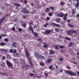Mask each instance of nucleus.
I'll return each instance as SVG.
<instances>
[{
	"instance_id": "nucleus-1",
	"label": "nucleus",
	"mask_w": 79,
	"mask_h": 79,
	"mask_svg": "<svg viewBox=\"0 0 79 79\" xmlns=\"http://www.w3.org/2000/svg\"><path fill=\"white\" fill-rule=\"evenodd\" d=\"M64 71L66 73H67V74H68L70 76H73L76 75V73H75L72 72L71 71L64 70Z\"/></svg>"
},
{
	"instance_id": "nucleus-2",
	"label": "nucleus",
	"mask_w": 79,
	"mask_h": 79,
	"mask_svg": "<svg viewBox=\"0 0 79 79\" xmlns=\"http://www.w3.org/2000/svg\"><path fill=\"white\" fill-rule=\"evenodd\" d=\"M35 57L38 58H42V59H44L45 58V57H44V56H41L38 54H35Z\"/></svg>"
},
{
	"instance_id": "nucleus-3",
	"label": "nucleus",
	"mask_w": 79,
	"mask_h": 79,
	"mask_svg": "<svg viewBox=\"0 0 79 79\" xmlns=\"http://www.w3.org/2000/svg\"><path fill=\"white\" fill-rule=\"evenodd\" d=\"M52 31H53V30H47L45 32H43V34L44 35H46V34H49L51 32H52Z\"/></svg>"
},
{
	"instance_id": "nucleus-4",
	"label": "nucleus",
	"mask_w": 79,
	"mask_h": 79,
	"mask_svg": "<svg viewBox=\"0 0 79 79\" xmlns=\"http://www.w3.org/2000/svg\"><path fill=\"white\" fill-rule=\"evenodd\" d=\"M23 13L25 14H26V13H29V11L27 10L26 8H23Z\"/></svg>"
},
{
	"instance_id": "nucleus-5",
	"label": "nucleus",
	"mask_w": 79,
	"mask_h": 79,
	"mask_svg": "<svg viewBox=\"0 0 79 79\" xmlns=\"http://www.w3.org/2000/svg\"><path fill=\"white\" fill-rule=\"evenodd\" d=\"M6 62L9 68H11V67H12V64L8 61H6Z\"/></svg>"
},
{
	"instance_id": "nucleus-6",
	"label": "nucleus",
	"mask_w": 79,
	"mask_h": 79,
	"mask_svg": "<svg viewBox=\"0 0 79 79\" xmlns=\"http://www.w3.org/2000/svg\"><path fill=\"white\" fill-rule=\"evenodd\" d=\"M25 52L26 53V55L27 57H28L29 56V53H28V51L27 49H25Z\"/></svg>"
},
{
	"instance_id": "nucleus-7",
	"label": "nucleus",
	"mask_w": 79,
	"mask_h": 79,
	"mask_svg": "<svg viewBox=\"0 0 79 79\" xmlns=\"http://www.w3.org/2000/svg\"><path fill=\"white\" fill-rule=\"evenodd\" d=\"M29 29L31 31H32V33L34 34V30H33V28H32V27L31 26H30L29 27Z\"/></svg>"
},
{
	"instance_id": "nucleus-8",
	"label": "nucleus",
	"mask_w": 79,
	"mask_h": 79,
	"mask_svg": "<svg viewBox=\"0 0 79 79\" xmlns=\"http://www.w3.org/2000/svg\"><path fill=\"white\" fill-rule=\"evenodd\" d=\"M52 24L53 25H54V26H55L56 27H60V25L59 24H56L54 23H52Z\"/></svg>"
},
{
	"instance_id": "nucleus-9",
	"label": "nucleus",
	"mask_w": 79,
	"mask_h": 79,
	"mask_svg": "<svg viewBox=\"0 0 79 79\" xmlns=\"http://www.w3.org/2000/svg\"><path fill=\"white\" fill-rule=\"evenodd\" d=\"M64 17L63 19L64 20V21H66V16H68V14H66L64 15Z\"/></svg>"
},
{
	"instance_id": "nucleus-10",
	"label": "nucleus",
	"mask_w": 79,
	"mask_h": 79,
	"mask_svg": "<svg viewBox=\"0 0 79 79\" xmlns=\"http://www.w3.org/2000/svg\"><path fill=\"white\" fill-rule=\"evenodd\" d=\"M27 59H28V60L29 63L31 65V66H33V64L32 63H31V59L29 58Z\"/></svg>"
},
{
	"instance_id": "nucleus-11",
	"label": "nucleus",
	"mask_w": 79,
	"mask_h": 79,
	"mask_svg": "<svg viewBox=\"0 0 79 79\" xmlns=\"http://www.w3.org/2000/svg\"><path fill=\"white\" fill-rule=\"evenodd\" d=\"M60 19L59 18H57L56 20V23H60Z\"/></svg>"
},
{
	"instance_id": "nucleus-12",
	"label": "nucleus",
	"mask_w": 79,
	"mask_h": 79,
	"mask_svg": "<svg viewBox=\"0 0 79 79\" xmlns=\"http://www.w3.org/2000/svg\"><path fill=\"white\" fill-rule=\"evenodd\" d=\"M34 34V35H35V36L36 37H38V34L36 32H35L34 33H33Z\"/></svg>"
},
{
	"instance_id": "nucleus-13",
	"label": "nucleus",
	"mask_w": 79,
	"mask_h": 79,
	"mask_svg": "<svg viewBox=\"0 0 79 79\" xmlns=\"http://www.w3.org/2000/svg\"><path fill=\"white\" fill-rule=\"evenodd\" d=\"M12 47H16V42H14L12 44Z\"/></svg>"
},
{
	"instance_id": "nucleus-14",
	"label": "nucleus",
	"mask_w": 79,
	"mask_h": 79,
	"mask_svg": "<svg viewBox=\"0 0 79 79\" xmlns=\"http://www.w3.org/2000/svg\"><path fill=\"white\" fill-rule=\"evenodd\" d=\"M55 53V52L52 50L50 51V55H52V54H53V53Z\"/></svg>"
},
{
	"instance_id": "nucleus-15",
	"label": "nucleus",
	"mask_w": 79,
	"mask_h": 79,
	"mask_svg": "<svg viewBox=\"0 0 79 79\" xmlns=\"http://www.w3.org/2000/svg\"><path fill=\"white\" fill-rule=\"evenodd\" d=\"M63 16H64V14L62 13L60 15H58V16H59V17H63Z\"/></svg>"
},
{
	"instance_id": "nucleus-16",
	"label": "nucleus",
	"mask_w": 79,
	"mask_h": 79,
	"mask_svg": "<svg viewBox=\"0 0 79 79\" xmlns=\"http://www.w3.org/2000/svg\"><path fill=\"white\" fill-rule=\"evenodd\" d=\"M4 18H5V17H3L2 19H1L0 20V23H1L2 21H3V20L4 19Z\"/></svg>"
},
{
	"instance_id": "nucleus-17",
	"label": "nucleus",
	"mask_w": 79,
	"mask_h": 79,
	"mask_svg": "<svg viewBox=\"0 0 79 79\" xmlns=\"http://www.w3.org/2000/svg\"><path fill=\"white\" fill-rule=\"evenodd\" d=\"M66 40H71V39L70 38H69L67 37H64V38Z\"/></svg>"
},
{
	"instance_id": "nucleus-18",
	"label": "nucleus",
	"mask_w": 79,
	"mask_h": 79,
	"mask_svg": "<svg viewBox=\"0 0 79 79\" xmlns=\"http://www.w3.org/2000/svg\"><path fill=\"white\" fill-rule=\"evenodd\" d=\"M6 45L4 43H1L0 45L2 46V45Z\"/></svg>"
},
{
	"instance_id": "nucleus-19",
	"label": "nucleus",
	"mask_w": 79,
	"mask_h": 79,
	"mask_svg": "<svg viewBox=\"0 0 79 79\" xmlns=\"http://www.w3.org/2000/svg\"><path fill=\"white\" fill-rule=\"evenodd\" d=\"M67 34H72V32H71V31H68L67 32Z\"/></svg>"
},
{
	"instance_id": "nucleus-20",
	"label": "nucleus",
	"mask_w": 79,
	"mask_h": 79,
	"mask_svg": "<svg viewBox=\"0 0 79 79\" xmlns=\"http://www.w3.org/2000/svg\"><path fill=\"white\" fill-rule=\"evenodd\" d=\"M68 26H69V27H74V26H73V25H71L70 24H69L68 25Z\"/></svg>"
},
{
	"instance_id": "nucleus-21",
	"label": "nucleus",
	"mask_w": 79,
	"mask_h": 79,
	"mask_svg": "<svg viewBox=\"0 0 79 79\" xmlns=\"http://www.w3.org/2000/svg\"><path fill=\"white\" fill-rule=\"evenodd\" d=\"M79 2H77V4H76V7H78V6H79Z\"/></svg>"
},
{
	"instance_id": "nucleus-22",
	"label": "nucleus",
	"mask_w": 79,
	"mask_h": 79,
	"mask_svg": "<svg viewBox=\"0 0 79 79\" xmlns=\"http://www.w3.org/2000/svg\"><path fill=\"white\" fill-rule=\"evenodd\" d=\"M72 12L73 14H74V13H76V11H75V10H74V9H73L72 10Z\"/></svg>"
},
{
	"instance_id": "nucleus-23",
	"label": "nucleus",
	"mask_w": 79,
	"mask_h": 79,
	"mask_svg": "<svg viewBox=\"0 0 79 79\" xmlns=\"http://www.w3.org/2000/svg\"><path fill=\"white\" fill-rule=\"evenodd\" d=\"M46 62H47L48 63H50V62L51 61L50 60V59H48L46 61Z\"/></svg>"
},
{
	"instance_id": "nucleus-24",
	"label": "nucleus",
	"mask_w": 79,
	"mask_h": 79,
	"mask_svg": "<svg viewBox=\"0 0 79 79\" xmlns=\"http://www.w3.org/2000/svg\"><path fill=\"white\" fill-rule=\"evenodd\" d=\"M55 31H56V32H59V29L58 28H56L55 29Z\"/></svg>"
},
{
	"instance_id": "nucleus-25",
	"label": "nucleus",
	"mask_w": 79,
	"mask_h": 79,
	"mask_svg": "<svg viewBox=\"0 0 79 79\" xmlns=\"http://www.w3.org/2000/svg\"><path fill=\"white\" fill-rule=\"evenodd\" d=\"M38 41H39V42H42V40H41V39H39L37 40Z\"/></svg>"
},
{
	"instance_id": "nucleus-26",
	"label": "nucleus",
	"mask_w": 79,
	"mask_h": 79,
	"mask_svg": "<svg viewBox=\"0 0 79 79\" xmlns=\"http://www.w3.org/2000/svg\"><path fill=\"white\" fill-rule=\"evenodd\" d=\"M6 49H0V51H1L2 52H3V51H5Z\"/></svg>"
},
{
	"instance_id": "nucleus-27",
	"label": "nucleus",
	"mask_w": 79,
	"mask_h": 79,
	"mask_svg": "<svg viewBox=\"0 0 79 79\" xmlns=\"http://www.w3.org/2000/svg\"><path fill=\"white\" fill-rule=\"evenodd\" d=\"M71 31L72 32V34H73V33H76V31Z\"/></svg>"
},
{
	"instance_id": "nucleus-28",
	"label": "nucleus",
	"mask_w": 79,
	"mask_h": 79,
	"mask_svg": "<svg viewBox=\"0 0 79 79\" xmlns=\"http://www.w3.org/2000/svg\"><path fill=\"white\" fill-rule=\"evenodd\" d=\"M48 26V23H46L45 25H44V27H46Z\"/></svg>"
},
{
	"instance_id": "nucleus-29",
	"label": "nucleus",
	"mask_w": 79,
	"mask_h": 79,
	"mask_svg": "<svg viewBox=\"0 0 79 79\" xmlns=\"http://www.w3.org/2000/svg\"><path fill=\"white\" fill-rule=\"evenodd\" d=\"M49 8H50V9H51V10H54L55 7H51Z\"/></svg>"
},
{
	"instance_id": "nucleus-30",
	"label": "nucleus",
	"mask_w": 79,
	"mask_h": 79,
	"mask_svg": "<svg viewBox=\"0 0 79 79\" xmlns=\"http://www.w3.org/2000/svg\"><path fill=\"white\" fill-rule=\"evenodd\" d=\"M4 41L5 42H8V39H5Z\"/></svg>"
},
{
	"instance_id": "nucleus-31",
	"label": "nucleus",
	"mask_w": 79,
	"mask_h": 79,
	"mask_svg": "<svg viewBox=\"0 0 79 79\" xmlns=\"http://www.w3.org/2000/svg\"><path fill=\"white\" fill-rule=\"evenodd\" d=\"M15 6H19V4H15Z\"/></svg>"
},
{
	"instance_id": "nucleus-32",
	"label": "nucleus",
	"mask_w": 79,
	"mask_h": 79,
	"mask_svg": "<svg viewBox=\"0 0 79 79\" xmlns=\"http://www.w3.org/2000/svg\"><path fill=\"white\" fill-rule=\"evenodd\" d=\"M64 47L63 46H59V48H63Z\"/></svg>"
},
{
	"instance_id": "nucleus-33",
	"label": "nucleus",
	"mask_w": 79,
	"mask_h": 79,
	"mask_svg": "<svg viewBox=\"0 0 79 79\" xmlns=\"http://www.w3.org/2000/svg\"><path fill=\"white\" fill-rule=\"evenodd\" d=\"M11 30H12V31H15V27H13L11 28Z\"/></svg>"
},
{
	"instance_id": "nucleus-34",
	"label": "nucleus",
	"mask_w": 79,
	"mask_h": 79,
	"mask_svg": "<svg viewBox=\"0 0 79 79\" xmlns=\"http://www.w3.org/2000/svg\"><path fill=\"white\" fill-rule=\"evenodd\" d=\"M72 44H73V43H70V44H69V47H71V46H72Z\"/></svg>"
},
{
	"instance_id": "nucleus-35",
	"label": "nucleus",
	"mask_w": 79,
	"mask_h": 79,
	"mask_svg": "<svg viewBox=\"0 0 79 79\" xmlns=\"http://www.w3.org/2000/svg\"><path fill=\"white\" fill-rule=\"evenodd\" d=\"M44 48H47V44H45L44 46Z\"/></svg>"
},
{
	"instance_id": "nucleus-36",
	"label": "nucleus",
	"mask_w": 79,
	"mask_h": 79,
	"mask_svg": "<svg viewBox=\"0 0 79 79\" xmlns=\"http://www.w3.org/2000/svg\"><path fill=\"white\" fill-rule=\"evenodd\" d=\"M49 10H50V9H49V8H47L46 9V11H49Z\"/></svg>"
},
{
	"instance_id": "nucleus-37",
	"label": "nucleus",
	"mask_w": 79,
	"mask_h": 79,
	"mask_svg": "<svg viewBox=\"0 0 79 79\" xmlns=\"http://www.w3.org/2000/svg\"><path fill=\"white\" fill-rule=\"evenodd\" d=\"M64 3L63 2H61L60 3V5H64Z\"/></svg>"
},
{
	"instance_id": "nucleus-38",
	"label": "nucleus",
	"mask_w": 79,
	"mask_h": 79,
	"mask_svg": "<svg viewBox=\"0 0 79 79\" xmlns=\"http://www.w3.org/2000/svg\"><path fill=\"white\" fill-rule=\"evenodd\" d=\"M23 27L25 28V27H26V24H23Z\"/></svg>"
},
{
	"instance_id": "nucleus-39",
	"label": "nucleus",
	"mask_w": 79,
	"mask_h": 79,
	"mask_svg": "<svg viewBox=\"0 0 79 79\" xmlns=\"http://www.w3.org/2000/svg\"><path fill=\"white\" fill-rule=\"evenodd\" d=\"M30 75L32 77V76H34V74L33 73H30Z\"/></svg>"
},
{
	"instance_id": "nucleus-40",
	"label": "nucleus",
	"mask_w": 79,
	"mask_h": 79,
	"mask_svg": "<svg viewBox=\"0 0 79 79\" xmlns=\"http://www.w3.org/2000/svg\"><path fill=\"white\" fill-rule=\"evenodd\" d=\"M52 14L51 13H49L48 14V15L50 16H52Z\"/></svg>"
},
{
	"instance_id": "nucleus-41",
	"label": "nucleus",
	"mask_w": 79,
	"mask_h": 79,
	"mask_svg": "<svg viewBox=\"0 0 79 79\" xmlns=\"http://www.w3.org/2000/svg\"><path fill=\"white\" fill-rule=\"evenodd\" d=\"M17 51L15 49L14 50V51L13 52V53H16V52Z\"/></svg>"
},
{
	"instance_id": "nucleus-42",
	"label": "nucleus",
	"mask_w": 79,
	"mask_h": 79,
	"mask_svg": "<svg viewBox=\"0 0 79 79\" xmlns=\"http://www.w3.org/2000/svg\"><path fill=\"white\" fill-rule=\"evenodd\" d=\"M18 30L19 31V32H21V31H22V29H21V28L19 29Z\"/></svg>"
},
{
	"instance_id": "nucleus-43",
	"label": "nucleus",
	"mask_w": 79,
	"mask_h": 79,
	"mask_svg": "<svg viewBox=\"0 0 79 79\" xmlns=\"http://www.w3.org/2000/svg\"><path fill=\"white\" fill-rule=\"evenodd\" d=\"M52 68H53V67L52 66H51L49 67V69H52Z\"/></svg>"
},
{
	"instance_id": "nucleus-44",
	"label": "nucleus",
	"mask_w": 79,
	"mask_h": 79,
	"mask_svg": "<svg viewBox=\"0 0 79 79\" xmlns=\"http://www.w3.org/2000/svg\"><path fill=\"white\" fill-rule=\"evenodd\" d=\"M60 52L61 53H64V51L63 50H60Z\"/></svg>"
},
{
	"instance_id": "nucleus-45",
	"label": "nucleus",
	"mask_w": 79,
	"mask_h": 79,
	"mask_svg": "<svg viewBox=\"0 0 79 79\" xmlns=\"http://www.w3.org/2000/svg\"><path fill=\"white\" fill-rule=\"evenodd\" d=\"M40 65H41V66H44V64L42 63H40Z\"/></svg>"
},
{
	"instance_id": "nucleus-46",
	"label": "nucleus",
	"mask_w": 79,
	"mask_h": 79,
	"mask_svg": "<svg viewBox=\"0 0 79 79\" xmlns=\"http://www.w3.org/2000/svg\"><path fill=\"white\" fill-rule=\"evenodd\" d=\"M50 18L49 17H47V19L48 20H50Z\"/></svg>"
},
{
	"instance_id": "nucleus-47",
	"label": "nucleus",
	"mask_w": 79,
	"mask_h": 79,
	"mask_svg": "<svg viewBox=\"0 0 79 79\" xmlns=\"http://www.w3.org/2000/svg\"><path fill=\"white\" fill-rule=\"evenodd\" d=\"M13 49H10V53H11V52H12L13 51Z\"/></svg>"
},
{
	"instance_id": "nucleus-48",
	"label": "nucleus",
	"mask_w": 79,
	"mask_h": 79,
	"mask_svg": "<svg viewBox=\"0 0 79 79\" xmlns=\"http://www.w3.org/2000/svg\"><path fill=\"white\" fill-rule=\"evenodd\" d=\"M55 48H56V50H58V45H57V46H56L55 47Z\"/></svg>"
},
{
	"instance_id": "nucleus-49",
	"label": "nucleus",
	"mask_w": 79,
	"mask_h": 79,
	"mask_svg": "<svg viewBox=\"0 0 79 79\" xmlns=\"http://www.w3.org/2000/svg\"><path fill=\"white\" fill-rule=\"evenodd\" d=\"M2 37H5V36H6V35H3V34H2Z\"/></svg>"
},
{
	"instance_id": "nucleus-50",
	"label": "nucleus",
	"mask_w": 79,
	"mask_h": 79,
	"mask_svg": "<svg viewBox=\"0 0 79 79\" xmlns=\"http://www.w3.org/2000/svg\"><path fill=\"white\" fill-rule=\"evenodd\" d=\"M27 0H25L24 1V3H27Z\"/></svg>"
},
{
	"instance_id": "nucleus-51",
	"label": "nucleus",
	"mask_w": 79,
	"mask_h": 79,
	"mask_svg": "<svg viewBox=\"0 0 79 79\" xmlns=\"http://www.w3.org/2000/svg\"><path fill=\"white\" fill-rule=\"evenodd\" d=\"M5 56H4L2 57V60H5Z\"/></svg>"
},
{
	"instance_id": "nucleus-52",
	"label": "nucleus",
	"mask_w": 79,
	"mask_h": 79,
	"mask_svg": "<svg viewBox=\"0 0 79 79\" xmlns=\"http://www.w3.org/2000/svg\"><path fill=\"white\" fill-rule=\"evenodd\" d=\"M28 24H29L30 25H31L32 24V23L31 22L30 23H29Z\"/></svg>"
},
{
	"instance_id": "nucleus-53",
	"label": "nucleus",
	"mask_w": 79,
	"mask_h": 79,
	"mask_svg": "<svg viewBox=\"0 0 79 79\" xmlns=\"http://www.w3.org/2000/svg\"><path fill=\"white\" fill-rule=\"evenodd\" d=\"M16 61H17V59H14V62H15V63H16V62H15Z\"/></svg>"
},
{
	"instance_id": "nucleus-54",
	"label": "nucleus",
	"mask_w": 79,
	"mask_h": 79,
	"mask_svg": "<svg viewBox=\"0 0 79 79\" xmlns=\"http://www.w3.org/2000/svg\"><path fill=\"white\" fill-rule=\"evenodd\" d=\"M60 73H62L63 72V70H60Z\"/></svg>"
},
{
	"instance_id": "nucleus-55",
	"label": "nucleus",
	"mask_w": 79,
	"mask_h": 79,
	"mask_svg": "<svg viewBox=\"0 0 79 79\" xmlns=\"http://www.w3.org/2000/svg\"><path fill=\"white\" fill-rule=\"evenodd\" d=\"M66 68H67V69H70V67H69L68 66H67Z\"/></svg>"
},
{
	"instance_id": "nucleus-56",
	"label": "nucleus",
	"mask_w": 79,
	"mask_h": 79,
	"mask_svg": "<svg viewBox=\"0 0 79 79\" xmlns=\"http://www.w3.org/2000/svg\"><path fill=\"white\" fill-rule=\"evenodd\" d=\"M73 64H77V63L76 62H73Z\"/></svg>"
},
{
	"instance_id": "nucleus-57",
	"label": "nucleus",
	"mask_w": 79,
	"mask_h": 79,
	"mask_svg": "<svg viewBox=\"0 0 79 79\" xmlns=\"http://www.w3.org/2000/svg\"><path fill=\"white\" fill-rule=\"evenodd\" d=\"M44 75L46 76H48V74L46 73L44 74Z\"/></svg>"
},
{
	"instance_id": "nucleus-58",
	"label": "nucleus",
	"mask_w": 79,
	"mask_h": 79,
	"mask_svg": "<svg viewBox=\"0 0 79 79\" xmlns=\"http://www.w3.org/2000/svg\"><path fill=\"white\" fill-rule=\"evenodd\" d=\"M60 61H62L63 60V58H61L60 59Z\"/></svg>"
},
{
	"instance_id": "nucleus-59",
	"label": "nucleus",
	"mask_w": 79,
	"mask_h": 79,
	"mask_svg": "<svg viewBox=\"0 0 79 79\" xmlns=\"http://www.w3.org/2000/svg\"><path fill=\"white\" fill-rule=\"evenodd\" d=\"M77 17H78V18H79V14H77Z\"/></svg>"
},
{
	"instance_id": "nucleus-60",
	"label": "nucleus",
	"mask_w": 79,
	"mask_h": 79,
	"mask_svg": "<svg viewBox=\"0 0 79 79\" xmlns=\"http://www.w3.org/2000/svg\"><path fill=\"white\" fill-rule=\"evenodd\" d=\"M23 18L24 19H25L26 18V16H23Z\"/></svg>"
},
{
	"instance_id": "nucleus-61",
	"label": "nucleus",
	"mask_w": 79,
	"mask_h": 79,
	"mask_svg": "<svg viewBox=\"0 0 79 79\" xmlns=\"http://www.w3.org/2000/svg\"><path fill=\"white\" fill-rule=\"evenodd\" d=\"M2 36L1 35H0V39H2Z\"/></svg>"
},
{
	"instance_id": "nucleus-62",
	"label": "nucleus",
	"mask_w": 79,
	"mask_h": 79,
	"mask_svg": "<svg viewBox=\"0 0 79 79\" xmlns=\"http://www.w3.org/2000/svg\"><path fill=\"white\" fill-rule=\"evenodd\" d=\"M67 22H70V20H68Z\"/></svg>"
},
{
	"instance_id": "nucleus-63",
	"label": "nucleus",
	"mask_w": 79,
	"mask_h": 79,
	"mask_svg": "<svg viewBox=\"0 0 79 79\" xmlns=\"http://www.w3.org/2000/svg\"><path fill=\"white\" fill-rule=\"evenodd\" d=\"M31 6H34V4H33L32 3H31Z\"/></svg>"
},
{
	"instance_id": "nucleus-64",
	"label": "nucleus",
	"mask_w": 79,
	"mask_h": 79,
	"mask_svg": "<svg viewBox=\"0 0 79 79\" xmlns=\"http://www.w3.org/2000/svg\"><path fill=\"white\" fill-rule=\"evenodd\" d=\"M77 74H78V75H79V72H77Z\"/></svg>"
}]
</instances>
